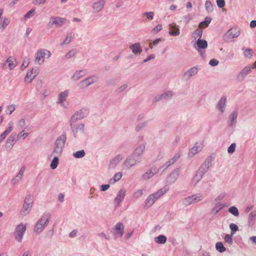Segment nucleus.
Here are the masks:
<instances>
[{"instance_id":"obj_1","label":"nucleus","mask_w":256,"mask_h":256,"mask_svg":"<svg viewBox=\"0 0 256 256\" xmlns=\"http://www.w3.org/2000/svg\"><path fill=\"white\" fill-rule=\"evenodd\" d=\"M50 219L51 215L50 213H44L41 218L36 224L34 232L36 234L41 233L48 226Z\"/></svg>"},{"instance_id":"obj_2","label":"nucleus","mask_w":256,"mask_h":256,"mask_svg":"<svg viewBox=\"0 0 256 256\" xmlns=\"http://www.w3.org/2000/svg\"><path fill=\"white\" fill-rule=\"evenodd\" d=\"M66 140V136L65 134L59 136L54 143V149L52 155L54 156H60L64 150Z\"/></svg>"},{"instance_id":"obj_3","label":"nucleus","mask_w":256,"mask_h":256,"mask_svg":"<svg viewBox=\"0 0 256 256\" xmlns=\"http://www.w3.org/2000/svg\"><path fill=\"white\" fill-rule=\"evenodd\" d=\"M52 54L46 49H40L35 54V62L38 65L42 64L44 62L45 58H48Z\"/></svg>"},{"instance_id":"obj_4","label":"nucleus","mask_w":256,"mask_h":256,"mask_svg":"<svg viewBox=\"0 0 256 256\" xmlns=\"http://www.w3.org/2000/svg\"><path fill=\"white\" fill-rule=\"evenodd\" d=\"M33 202V196L31 195L27 196L25 198L23 206L20 211V214L22 216H25L28 214L32 210Z\"/></svg>"},{"instance_id":"obj_5","label":"nucleus","mask_w":256,"mask_h":256,"mask_svg":"<svg viewBox=\"0 0 256 256\" xmlns=\"http://www.w3.org/2000/svg\"><path fill=\"white\" fill-rule=\"evenodd\" d=\"M204 198L202 194L200 193L196 194L184 198L182 200V203L184 206H188L201 201L203 200Z\"/></svg>"},{"instance_id":"obj_6","label":"nucleus","mask_w":256,"mask_h":256,"mask_svg":"<svg viewBox=\"0 0 256 256\" xmlns=\"http://www.w3.org/2000/svg\"><path fill=\"white\" fill-rule=\"evenodd\" d=\"M140 162V160L132 154L126 158V160L122 164V168L124 169L128 170Z\"/></svg>"},{"instance_id":"obj_7","label":"nucleus","mask_w":256,"mask_h":256,"mask_svg":"<svg viewBox=\"0 0 256 256\" xmlns=\"http://www.w3.org/2000/svg\"><path fill=\"white\" fill-rule=\"evenodd\" d=\"M66 18H60L58 16H52L50 18L47 24L48 28H50L55 26L58 27L63 26L66 22Z\"/></svg>"},{"instance_id":"obj_8","label":"nucleus","mask_w":256,"mask_h":256,"mask_svg":"<svg viewBox=\"0 0 256 256\" xmlns=\"http://www.w3.org/2000/svg\"><path fill=\"white\" fill-rule=\"evenodd\" d=\"M89 114V110L87 108H82L78 111L72 116L70 120L73 122H76L86 118Z\"/></svg>"},{"instance_id":"obj_9","label":"nucleus","mask_w":256,"mask_h":256,"mask_svg":"<svg viewBox=\"0 0 256 256\" xmlns=\"http://www.w3.org/2000/svg\"><path fill=\"white\" fill-rule=\"evenodd\" d=\"M194 48L198 50L201 56H204L205 52H202V50L206 49L208 47V42L204 40L201 38L198 39L194 45Z\"/></svg>"},{"instance_id":"obj_10","label":"nucleus","mask_w":256,"mask_h":256,"mask_svg":"<svg viewBox=\"0 0 256 256\" xmlns=\"http://www.w3.org/2000/svg\"><path fill=\"white\" fill-rule=\"evenodd\" d=\"M124 227L122 222H118L114 227L112 230L111 232L115 238L122 237L124 234Z\"/></svg>"},{"instance_id":"obj_11","label":"nucleus","mask_w":256,"mask_h":256,"mask_svg":"<svg viewBox=\"0 0 256 256\" xmlns=\"http://www.w3.org/2000/svg\"><path fill=\"white\" fill-rule=\"evenodd\" d=\"M98 76L93 75L81 81L80 83L81 88H86L98 80Z\"/></svg>"},{"instance_id":"obj_12","label":"nucleus","mask_w":256,"mask_h":256,"mask_svg":"<svg viewBox=\"0 0 256 256\" xmlns=\"http://www.w3.org/2000/svg\"><path fill=\"white\" fill-rule=\"evenodd\" d=\"M76 122H73L70 120V126L74 136L76 137L77 134L78 132H84V131L85 125L84 124H75Z\"/></svg>"},{"instance_id":"obj_13","label":"nucleus","mask_w":256,"mask_h":256,"mask_svg":"<svg viewBox=\"0 0 256 256\" xmlns=\"http://www.w3.org/2000/svg\"><path fill=\"white\" fill-rule=\"evenodd\" d=\"M146 146V143H142L139 144L134 150L132 154L138 158L140 160H142V158L144 152L145 151Z\"/></svg>"},{"instance_id":"obj_14","label":"nucleus","mask_w":256,"mask_h":256,"mask_svg":"<svg viewBox=\"0 0 256 256\" xmlns=\"http://www.w3.org/2000/svg\"><path fill=\"white\" fill-rule=\"evenodd\" d=\"M252 68L250 66H245L238 74L236 75V80L238 82H242L248 74L251 72Z\"/></svg>"},{"instance_id":"obj_15","label":"nucleus","mask_w":256,"mask_h":256,"mask_svg":"<svg viewBox=\"0 0 256 256\" xmlns=\"http://www.w3.org/2000/svg\"><path fill=\"white\" fill-rule=\"evenodd\" d=\"M180 168H175L168 176L167 178L168 182L170 184H174L179 176Z\"/></svg>"},{"instance_id":"obj_16","label":"nucleus","mask_w":256,"mask_h":256,"mask_svg":"<svg viewBox=\"0 0 256 256\" xmlns=\"http://www.w3.org/2000/svg\"><path fill=\"white\" fill-rule=\"evenodd\" d=\"M198 72V66H194L185 72L182 76V78L186 80H190L191 77L196 75Z\"/></svg>"},{"instance_id":"obj_17","label":"nucleus","mask_w":256,"mask_h":256,"mask_svg":"<svg viewBox=\"0 0 256 256\" xmlns=\"http://www.w3.org/2000/svg\"><path fill=\"white\" fill-rule=\"evenodd\" d=\"M68 94L69 90H68L60 92L58 96V100L56 103L63 106H64V102L66 101Z\"/></svg>"},{"instance_id":"obj_18","label":"nucleus","mask_w":256,"mask_h":256,"mask_svg":"<svg viewBox=\"0 0 256 256\" xmlns=\"http://www.w3.org/2000/svg\"><path fill=\"white\" fill-rule=\"evenodd\" d=\"M124 156L122 154H118L110 160L109 164V168H114L123 159Z\"/></svg>"},{"instance_id":"obj_19","label":"nucleus","mask_w":256,"mask_h":256,"mask_svg":"<svg viewBox=\"0 0 256 256\" xmlns=\"http://www.w3.org/2000/svg\"><path fill=\"white\" fill-rule=\"evenodd\" d=\"M26 230V224L22 223L17 226V241L21 242Z\"/></svg>"},{"instance_id":"obj_20","label":"nucleus","mask_w":256,"mask_h":256,"mask_svg":"<svg viewBox=\"0 0 256 256\" xmlns=\"http://www.w3.org/2000/svg\"><path fill=\"white\" fill-rule=\"evenodd\" d=\"M126 192V190L124 188H122L118 191L116 197L114 199V202L116 206H118L120 202L124 199Z\"/></svg>"},{"instance_id":"obj_21","label":"nucleus","mask_w":256,"mask_h":256,"mask_svg":"<svg viewBox=\"0 0 256 256\" xmlns=\"http://www.w3.org/2000/svg\"><path fill=\"white\" fill-rule=\"evenodd\" d=\"M226 104V96H223L221 97L219 102H218L216 108L220 110L222 114H223L224 112Z\"/></svg>"},{"instance_id":"obj_22","label":"nucleus","mask_w":256,"mask_h":256,"mask_svg":"<svg viewBox=\"0 0 256 256\" xmlns=\"http://www.w3.org/2000/svg\"><path fill=\"white\" fill-rule=\"evenodd\" d=\"M238 115V111L236 110H233L230 114L228 121V122L230 126H233L236 124Z\"/></svg>"},{"instance_id":"obj_23","label":"nucleus","mask_w":256,"mask_h":256,"mask_svg":"<svg viewBox=\"0 0 256 256\" xmlns=\"http://www.w3.org/2000/svg\"><path fill=\"white\" fill-rule=\"evenodd\" d=\"M158 172V171L156 168H152L142 176V178L144 180H148L154 176Z\"/></svg>"},{"instance_id":"obj_24","label":"nucleus","mask_w":256,"mask_h":256,"mask_svg":"<svg viewBox=\"0 0 256 256\" xmlns=\"http://www.w3.org/2000/svg\"><path fill=\"white\" fill-rule=\"evenodd\" d=\"M16 142V134L13 132L8 138L6 146V148L10 150L14 146Z\"/></svg>"},{"instance_id":"obj_25","label":"nucleus","mask_w":256,"mask_h":256,"mask_svg":"<svg viewBox=\"0 0 256 256\" xmlns=\"http://www.w3.org/2000/svg\"><path fill=\"white\" fill-rule=\"evenodd\" d=\"M169 190V188L168 186H165L162 188L160 189L156 192L153 193L152 195L154 196V198L156 200H158L161 196H162L164 194L166 193Z\"/></svg>"},{"instance_id":"obj_26","label":"nucleus","mask_w":256,"mask_h":256,"mask_svg":"<svg viewBox=\"0 0 256 256\" xmlns=\"http://www.w3.org/2000/svg\"><path fill=\"white\" fill-rule=\"evenodd\" d=\"M170 30L168 33L170 35L172 36H178L180 35V29L174 23L169 24Z\"/></svg>"},{"instance_id":"obj_27","label":"nucleus","mask_w":256,"mask_h":256,"mask_svg":"<svg viewBox=\"0 0 256 256\" xmlns=\"http://www.w3.org/2000/svg\"><path fill=\"white\" fill-rule=\"evenodd\" d=\"M36 76V70H34L32 69L31 70L28 72L24 78L25 82L27 83L31 82L32 80L35 78Z\"/></svg>"},{"instance_id":"obj_28","label":"nucleus","mask_w":256,"mask_h":256,"mask_svg":"<svg viewBox=\"0 0 256 256\" xmlns=\"http://www.w3.org/2000/svg\"><path fill=\"white\" fill-rule=\"evenodd\" d=\"M104 4V0H100L93 4L92 8L95 12H98L103 8Z\"/></svg>"},{"instance_id":"obj_29","label":"nucleus","mask_w":256,"mask_h":256,"mask_svg":"<svg viewBox=\"0 0 256 256\" xmlns=\"http://www.w3.org/2000/svg\"><path fill=\"white\" fill-rule=\"evenodd\" d=\"M86 74V70H76L72 76L71 79L76 82Z\"/></svg>"},{"instance_id":"obj_30","label":"nucleus","mask_w":256,"mask_h":256,"mask_svg":"<svg viewBox=\"0 0 256 256\" xmlns=\"http://www.w3.org/2000/svg\"><path fill=\"white\" fill-rule=\"evenodd\" d=\"M130 49L134 54H140L142 52V48L139 42L135 43L130 46Z\"/></svg>"},{"instance_id":"obj_31","label":"nucleus","mask_w":256,"mask_h":256,"mask_svg":"<svg viewBox=\"0 0 256 256\" xmlns=\"http://www.w3.org/2000/svg\"><path fill=\"white\" fill-rule=\"evenodd\" d=\"M28 127H25L24 130L17 134V140H24L28 136L30 132H28Z\"/></svg>"},{"instance_id":"obj_32","label":"nucleus","mask_w":256,"mask_h":256,"mask_svg":"<svg viewBox=\"0 0 256 256\" xmlns=\"http://www.w3.org/2000/svg\"><path fill=\"white\" fill-rule=\"evenodd\" d=\"M256 217V211H252L249 214L248 220V226L250 227L252 226L254 224Z\"/></svg>"},{"instance_id":"obj_33","label":"nucleus","mask_w":256,"mask_h":256,"mask_svg":"<svg viewBox=\"0 0 256 256\" xmlns=\"http://www.w3.org/2000/svg\"><path fill=\"white\" fill-rule=\"evenodd\" d=\"M240 34V32L239 30L233 32L232 31V29H230L226 32V35L229 38H233L238 37Z\"/></svg>"},{"instance_id":"obj_34","label":"nucleus","mask_w":256,"mask_h":256,"mask_svg":"<svg viewBox=\"0 0 256 256\" xmlns=\"http://www.w3.org/2000/svg\"><path fill=\"white\" fill-rule=\"evenodd\" d=\"M154 196H153L152 194L149 195L145 202V205L148 208H150L151 206L154 202L156 200L155 198H154Z\"/></svg>"},{"instance_id":"obj_35","label":"nucleus","mask_w":256,"mask_h":256,"mask_svg":"<svg viewBox=\"0 0 256 256\" xmlns=\"http://www.w3.org/2000/svg\"><path fill=\"white\" fill-rule=\"evenodd\" d=\"M199 28H196L192 33V37L196 40V39L201 38L202 34V30Z\"/></svg>"},{"instance_id":"obj_36","label":"nucleus","mask_w":256,"mask_h":256,"mask_svg":"<svg viewBox=\"0 0 256 256\" xmlns=\"http://www.w3.org/2000/svg\"><path fill=\"white\" fill-rule=\"evenodd\" d=\"M223 208L224 205L222 204L218 203L212 208L211 212L215 215L222 210Z\"/></svg>"},{"instance_id":"obj_37","label":"nucleus","mask_w":256,"mask_h":256,"mask_svg":"<svg viewBox=\"0 0 256 256\" xmlns=\"http://www.w3.org/2000/svg\"><path fill=\"white\" fill-rule=\"evenodd\" d=\"M203 176V175L197 172L192 180V183L196 185L201 180Z\"/></svg>"},{"instance_id":"obj_38","label":"nucleus","mask_w":256,"mask_h":256,"mask_svg":"<svg viewBox=\"0 0 256 256\" xmlns=\"http://www.w3.org/2000/svg\"><path fill=\"white\" fill-rule=\"evenodd\" d=\"M74 34L70 32L67 34L65 40L62 42V44H70L74 38Z\"/></svg>"},{"instance_id":"obj_39","label":"nucleus","mask_w":256,"mask_h":256,"mask_svg":"<svg viewBox=\"0 0 256 256\" xmlns=\"http://www.w3.org/2000/svg\"><path fill=\"white\" fill-rule=\"evenodd\" d=\"M212 18L209 17H206L204 21L201 22L198 25L199 28H206L208 26Z\"/></svg>"},{"instance_id":"obj_40","label":"nucleus","mask_w":256,"mask_h":256,"mask_svg":"<svg viewBox=\"0 0 256 256\" xmlns=\"http://www.w3.org/2000/svg\"><path fill=\"white\" fill-rule=\"evenodd\" d=\"M6 64H8V66L10 70L14 69L16 66L15 64L14 63V62L12 60V57H9L6 60V62L4 64V65L6 66Z\"/></svg>"},{"instance_id":"obj_41","label":"nucleus","mask_w":256,"mask_h":256,"mask_svg":"<svg viewBox=\"0 0 256 256\" xmlns=\"http://www.w3.org/2000/svg\"><path fill=\"white\" fill-rule=\"evenodd\" d=\"M155 241L156 243L159 244H164L166 241V238L164 235H160L158 237L155 238Z\"/></svg>"},{"instance_id":"obj_42","label":"nucleus","mask_w":256,"mask_h":256,"mask_svg":"<svg viewBox=\"0 0 256 256\" xmlns=\"http://www.w3.org/2000/svg\"><path fill=\"white\" fill-rule=\"evenodd\" d=\"M59 160L58 158V156H54V158L52 160V161L50 163V168L52 170H54L58 166V164Z\"/></svg>"},{"instance_id":"obj_43","label":"nucleus","mask_w":256,"mask_h":256,"mask_svg":"<svg viewBox=\"0 0 256 256\" xmlns=\"http://www.w3.org/2000/svg\"><path fill=\"white\" fill-rule=\"evenodd\" d=\"M216 250L220 252H223L226 251V249L224 246L222 242H218L216 244Z\"/></svg>"},{"instance_id":"obj_44","label":"nucleus","mask_w":256,"mask_h":256,"mask_svg":"<svg viewBox=\"0 0 256 256\" xmlns=\"http://www.w3.org/2000/svg\"><path fill=\"white\" fill-rule=\"evenodd\" d=\"M228 211L235 216H239V212L238 208L235 206H230Z\"/></svg>"},{"instance_id":"obj_45","label":"nucleus","mask_w":256,"mask_h":256,"mask_svg":"<svg viewBox=\"0 0 256 256\" xmlns=\"http://www.w3.org/2000/svg\"><path fill=\"white\" fill-rule=\"evenodd\" d=\"M77 53L78 51L76 49H72L66 54L64 56L65 58L66 59H69L74 56Z\"/></svg>"},{"instance_id":"obj_46","label":"nucleus","mask_w":256,"mask_h":256,"mask_svg":"<svg viewBox=\"0 0 256 256\" xmlns=\"http://www.w3.org/2000/svg\"><path fill=\"white\" fill-rule=\"evenodd\" d=\"M148 125V122H143L139 123L137 124V126H136L135 130L136 132H140L142 129H144V128H146Z\"/></svg>"},{"instance_id":"obj_47","label":"nucleus","mask_w":256,"mask_h":256,"mask_svg":"<svg viewBox=\"0 0 256 256\" xmlns=\"http://www.w3.org/2000/svg\"><path fill=\"white\" fill-rule=\"evenodd\" d=\"M122 177V173L120 172H117L110 179V182H112L113 183H114V182L118 181L120 180Z\"/></svg>"},{"instance_id":"obj_48","label":"nucleus","mask_w":256,"mask_h":256,"mask_svg":"<svg viewBox=\"0 0 256 256\" xmlns=\"http://www.w3.org/2000/svg\"><path fill=\"white\" fill-rule=\"evenodd\" d=\"M205 8L206 10L208 12H212L213 11V5L210 1L207 0L205 3Z\"/></svg>"},{"instance_id":"obj_49","label":"nucleus","mask_w":256,"mask_h":256,"mask_svg":"<svg viewBox=\"0 0 256 256\" xmlns=\"http://www.w3.org/2000/svg\"><path fill=\"white\" fill-rule=\"evenodd\" d=\"M174 94V93L172 91L168 90L162 94V96L163 98V99H169L171 98Z\"/></svg>"},{"instance_id":"obj_50","label":"nucleus","mask_w":256,"mask_h":256,"mask_svg":"<svg viewBox=\"0 0 256 256\" xmlns=\"http://www.w3.org/2000/svg\"><path fill=\"white\" fill-rule=\"evenodd\" d=\"M86 154L84 150H80L74 153L73 156L74 158H83Z\"/></svg>"},{"instance_id":"obj_51","label":"nucleus","mask_w":256,"mask_h":256,"mask_svg":"<svg viewBox=\"0 0 256 256\" xmlns=\"http://www.w3.org/2000/svg\"><path fill=\"white\" fill-rule=\"evenodd\" d=\"M25 170H26V168L24 166H22L21 168L20 169L19 172L17 174V182L18 180H22V179L23 177Z\"/></svg>"},{"instance_id":"obj_52","label":"nucleus","mask_w":256,"mask_h":256,"mask_svg":"<svg viewBox=\"0 0 256 256\" xmlns=\"http://www.w3.org/2000/svg\"><path fill=\"white\" fill-rule=\"evenodd\" d=\"M208 168L202 164L199 168L198 172H200V174L204 176L208 171Z\"/></svg>"},{"instance_id":"obj_53","label":"nucleus","mask_w":256,"mask_h":256,"mask_svg":"<svg viewBox=\"0 0 256 256\" xmlns=\"http://www.w3.org/2000/svg\"><path fill=\"white\" fill-rule=\"evenodd\" d=\"M174 163L175 162H174L172 158H170L168 161L166 162L162 166L161 168H162L163 170H164Z\"/></svg>"},{"instance_id":"obj_54","label":"nucleus","mask_w":256,"mask_h":256,"mask_svg":"<svg viewBox=\"0 0 256 256\" xmlns=\"http://www.w3.org/2000/svg\"><path fill=\"white\" fill-rule=\"evenodd\" d=\"M197 144H196L191 149L190 151V154H192L191 156H193L194 154H196L199 151L201 150V148H199V146H197Z\"/></svg>"},{"instance_id":"obj_55","label":"nucleus","mask_w":256,"mask_h":256,"mask_svg":"<svg viewBox=\"0 0 256 256\" xmlns=\"http://www.w3.org/2000/svg\"><path fill=\"white\" fill-rule=\"evenodd\" d=\"M234 234H226L224 238V240L226 242L230 244H232L233 243V240L232 236Z\"/></svg>"},{"instance_id":"obj_56","label":"nucleus","mask_w":256,"mask_h":256,"mask_svg":"<svg viewBox=\"0 0 256 256\" xmlns=\"http://www.w3.org/2000/svg\"><path fill=\"white\" fill-rule=\"evenodd\" d=\"M213 160V159L211 156H208L207 158L203 164L207 166L208 168H210L212 166V162Z\"/></svg>"},{"instance_id":"obj_57","label":"nucleus","mask_w":256,"mask_h":256,"mask_svg":"<svg viewBox=\"0 0 256 256\" xmlns=\"http://www.w3.org/2000/svg\"><path fill=\"white\" fill-rule=\"evenodd\" d=\"M230 228L231 230L232 234H234V233L238 230V226L234 223H232L230 224Z\"/></svg>"},{"instance_id":"obj_58","label":"nucleus","mask_w":256,"mask_h":256,"mask_svg":"<svg viewBox=\"0 0 256 256\" xmlns=\"http://www.w3.org/2000/svg\"><path fill=\"white\" fill-rule=\"evenodd\" d=\"M253 54L252 50L250 48L246 49L244 52L245 56L248 58H250L252 56Z\"/></svg>"},{"instance_id":"obj_59","label":"nucleus","mask_w":256,"mask_h":256,"mask_svg":"<svg viewBox=\"0 0 256 256\" xmlns=\"http://www.w3.org/2000/svg\"><path fill=\"white\" fill-rule=\"evenodd\" d=\"M16 108L14 104L8 106L6 110V114L10 115L14 111Z\"/></svg>"},{"instance_id":"obj_60","label":"nucleus","mask_w":256,"mask_h":256,"mask_svg":"<svg viewBox=\"0 0 256 256\" xmlns=\"http://www.w3.org/2000/svg\"><path fill=\"white\" fill-rule=\"evenodd\" d=\"M34 12L35 10L34 8L31 9L24 16V18L26 19L32 17L34 14Z\"/></svg>"},{"instance_id":"obj_61","label":"nucleus","mask_w":256,"mask_h":256,"mask_svg":"<svg viewBox=\"0 0 256 256\" xmlns=\"http://www.w3.org/2000/svg\"><path fill=\"white\" fill-rule=\"evenodd\" d=\"M236 144L234 143H232L228 148V152L230 154H232L236 150Z\"/></svg>"},{"instance_id":"obj_62","label":"nucleus","mask_w":256,"mask_h":256,"mask_svg":"<svg viewBox=\"0 0 256 256\" xmlns=\"http://www.w3.org/2000/svg\"><path fill=\"white\" fill-rule=\"evenodd\" d=\"M29 63H30V62H29L28 58H24L23 60L22 64L21 66V68L22 70H24V68H25L28 65Z\"/></svg>"},{"instance_id":"obj_63","label":"nucleus","mask_w":256,"mask_h":256,"mask_svg":"<svg viewBox=\"0 0 256 256\" xmlns=\"http://www.w3.org/2000/svg\"><path fill=\"white\" fill-rule=\"evenodd\" d=\"M46 0H32V3L34 5L43 4L46 2Z\"/></svg>"},{"instance_id":"obj_64","label":"nucleus","mask_w":256,"mask_h":256,"mask_svg":"<svg viewBox=\"0 0 256 256\" xmlns=\"http://www.w3.org/2000/svg\"><path fill=\"white\" fill-rule=\"evenodd\" d=\"M216 4L219 8H222L225 6L224 0H216Z\"/></svg>"}]
</instances>
